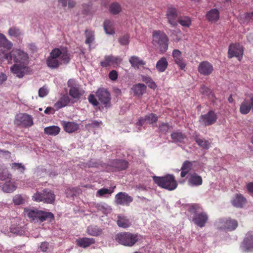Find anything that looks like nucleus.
Listing matches in <instances>:
<instances>
[{"label":"nucleus","mask_w":253,"mask_h":253,"mask_svg":"<svg viewBox=\"0 0 253 253\" xmlns=\"http://www.w3.org/2000/svg\"><path fill=\"white\" fill-rule=\"evenodd\" d=\"M29 57L28 54L19 49H13L10 52L0 49V61H8V63H12L13 60L14 63L28 64Z\"/></svg>","instance_id":"1"},{"label":"nucleus","mask_w":253,"mask_h":253,"mask_svg":"<svg viewBox=\"0 0 253 253\" xmlns=\"http://www.w3.org/2000/svg\"><path fill=\"white\" fill-rule=\"evenodd\" d=\"M169 39L167 34L161 30H154L152 33V43L162 53L166 52L169 47Z\"/></svg>","instance_id":"2"},{"label":"nucleus","mask_w":253,"mask_h":253,"mask_svg":"<svg viewBox=\"0 0 253 253\" xmlns=\"http://www.w3.org/2000/svg\"><path fill=\"white\" fill-rule=\"evenodd\" d=\"M189 211L193 213L192 221L195 224L200 227H203L207 222L209 217L207 213L203 211L202 208L199 205L194 204L191 205Z\"/></svg>","instance_id":"3"},{"label":"nucleus","mask_w":253,"mask_h":253,"mask_svg":"<svg viewBox=\"0 0 253 253\" xmlns=\"http://www.w3.org/2000/svg\"><path fill=\"white\" fill-rule=\"evenodd\" d=\"M24 213L31 220L37 222H42L48 220L51 222L54 219V215L50 212H46L37 209H25Z\"/></svg>","instance_id":"4"},{"label":"nucleus","mask_w":253,"mask_h":253,"mask_svg":"<svg viewBox=\"0 0 253 253\" xmlns=\"http://www.w3.org/2000/svg\"><path fill=\"white\" fill-rule=\"evenodd\" d=\"M153 179L158 186L169 191L174 190L177 186V183L173 175L167 174L162 177L154 176Z\"/></svg>","instance_id":"5"},{"label":"nucleus","mask_w":253,"mask_h":253,"mask_svg":"<svg viewBox=\"0 0 253 253\" xmlns=\"http://www.w3.org/2000/svg\"><path fill=\"white\" fill-rule=\"evenodd\" d=\"M115 240L122 245L132 247L138 241L139 238L137 234L125 232L117 234Z\"/></svg>","instance_id":"6"},{"label":"nucleus","mask_w":253,"mask_h":253,"mask_svg":"<svg viewBox=\"0 0 253 253\" xmlns=\"http://www.w3.org/2000/svg\"><path fill=\"white\" fill-rule=\"evenodd\" d=\"M32 200L37 202H42L46 204H53L55 200V195L49 189H44L42 192H37L32 196Z\"/></svg>","instance_id":"7"},{"label":"nucleus","mask_w":253,"mask_h":253,"mask_svg":"<svg viewBox=\"0 0 253 253\" xmlns=\"http://www.w3.org/2000/svg\"><path fill=\"white\" fill-rule=\"evenodd\" d=\"M215 226L217 229L232 231L238 227V221L230 217L218 219L215 222Z\"/></svg>","instance_id":"8"},{"label":"nucleus","mask_w":253,"mask_h":253,"mask_svg":"<svg viewBox=\"0 0 253 253\" xmlns=\"http://www.w3.org/2000/svg\"><path fill=\"white\" fill-rule=\"evenodd\" d=\"M14 122L17 126H22L24 127H29L33 125L32 116L26 113L17 114L15 117Z\"/></svg>","instance_id":"9"},{"label":"nucleus","mask_w":253,"mask_h":253,"mask_svg":"<svg viewBox=\"0 0 253 253\" xmlns=\"http://www.w3.org/2000/svg\"><path fill=\"white\" fill-rule=\"evenodd\" d=\"M99 101L106 108L111 106V95L107 89L104 88H99L96 92Z\"/></svg>","instance_id":"10"},{"label":"nucleus","mask_w":253,"mask_h":253,"mask_svg":"<svg viewBox=\"0 0 253 253\" xmlns=\"http://www.w3.org/2000/svg\"><path fill=\"white\" fill-rule=\"evenodd\" d=\"M244 50L242 45L239 43H231L228 51V56L229 58L236 57L241 60L243 54Z\"/></svg>","instance_id":"11"},{"label":"nucleus","mask_w":253,"mask_h":253,"mask_svg":"<svg viewBox=\"0 0 253 253\" xmlns=\"http://www.w3.org/2000/svg\"><path fill=\"white\" fill-rule=\"evenodd\" d=\"M217 119L216 114L212 110L209 111L207 114L201 115L200 123L205 126L214 124Z\"/></svg>","instance_id":"12"},{"label":"nucleus","mask_w":253,"mask_h":253,"mask_svg":"<svg viewBox=\"0 0 253 253\" xmlns=\"http://www.w3.org/2000/svg\"><path fill=\"white\" fill-rule=\"evenodd\" d=\"M59 53L58 48H55L52 50L50 56L46 60V64L48 67L51 69H56L59 67L60 65L58 59Z\"/></svg>","instance_id":"13"},{"label":"nucleus","mask_w":253,"mask_h":253,"mask_svg":"<svg viewBox=\"0 0 253 253\" xmlns=\"http://www.w3.org/2000/svg\"><path fill=\"white\" fill-rule=\"evenodd\" d=\"M27 65L28 64L14 63L11 67L10 71L19 78H22L29 70Z\"/></svg>","instance_id":"14"},{"label":"nucleus","mask_w":253,"mask_h":253,"mask_svg":"<svg viewBox=\"0 0 253 253\" xmlns=\"http://www.w3.org/2000/svg\"><path fill=\"white\" fill-rule=\"evenodd\" d=\"M133 201V198L125 192H119L115 196V203L117 205L129 206Z\"/></svg>","instance_id":"15"},{"label":"nucleus","mask_w":253,"mask_h":253,"mask_svg":"<svg viewBox=\"0 0 253 253\" xmlns=\"http://www.w3.org/2000/svg\"><path fill=\"white\" fill-rule=\"evenodd\" d=\"M122 59L119 56H114L112 55H106L104 59L100 62V65L102 67H107L113 66H118L122 62Z\"/></svg>","instance_id":"16"},{"label":"nucleus","mask_w":253,"mask_h":253,"mask_svg":"<svg viewBox=\"0 0 253 253\" xmlns=\"http://www.w3.org/2000/svg\"><path fill=\"white\" fill-rule=\"evenodd\" d=\"M213 67L211 63L208 61H202L198 65V71L199 73L203 76H209L213 71Z\"/></svg>","instance_id":"17"},{"label":"nucleus","mask_w":253,"mask_h":253,"mask_svg":"<svg viewBox=\"0 0 253 253\" xmlns=\"http://www.w3.org/2000/svg\"><path fill=\"white\" fill-rule=\"evenodd\" d=\"M177 9L172 6H168L166 11V17L169 23L172 27H174L177 25Z\"/></svg>","instance_id":"18"},{"label":"nucleus","mask_w":253,"mask_h":253,"mask_svg":"<svg viewBox=\"0 0 253 253\" xmlns=\"http://www.w3.org/2000/svg\"><path fill=\"white\" fill-rule=\"evenodd\" d=\"M241 248L245 252H252L253 250V235L250 233L246 234L241 245Z\"/></svg>","instance_id":"19"},{"label":"nucleus","mask_w":253,"mask_h":253,"mask_svg":"<svg viewBox=\"0 0 253 253\" xmlns=\"http://www.w3.org/2000/svg\"><path fill=\"white\" fill-rule=\"evenodd\" d=\"M61 125L65 131L72 133L79 129V125L74 122L62 121Z\"/></svg>","instance_id":"20"},{"label":"nucleus","mask_w":253,"mask_h":253,"mask_svg":"<svg viewBox=\"0 0 253 253\" xmlns=\"http://www.w3.org/2000/svg\"><path fill=\"white\" fill-rule=\"evenodd\" d=\"M172 57L175 63L181 70H183L186 67V63L181 56V52L178 49H174L172 51Z\"/></svg>","instance_id":"21"},{"label":"nucleus","mask_w":253,"mask_h":253,"mask_svg":"<svg viewBox=\"0 0 253 253\" xmlns=\"http://www.w3.org/2000/svg\"><path fill=\"white\" fill-rule=\"evenodd\" d=\"M95 243V239L93 238H79L76 240V245L81 248H86Z\"/></svg>","instance_id":"22"},{"label":"nucleus","mask_w":253,"mask_h":253,"mask_svg":"<svg viewBox=\"0 0 253 253\" xmlns=\"http://www.w3.org/2000/svg\"><path fill=\"white\" fill-rule=\"evenodd\" d=\"M68 86L70 87L69 95L73 98L79 99L83 93L79 86L76 84H72L70 80L68 82Z\"/></svg>","instance_id":"23"},{"label":"nucleus","mask_w":253,"mask_h":253,"mask_svg":"<svg viewBox=\"0 0 253 253\" xmlns=\"http://www.w3.org/2000/svg\"><path fill=\"white\" fill-rule=\"evenodd\" d=\"M158 118L156 114L151 113L146 115L144 118H140L137 123V125L142 126L145 124L146 122L151 124L156 123L158 121Z\"/></svg>","instance_id":"24"},{"label":"nucleus","mask_w":253,"mask_h":253,"mask_svg":"<svg viewBox=\"0 0 253 253\" xmlns=\"http://www.w3.org/2000/svg\"><path fill=\"white\" fill-rule=\"evenodd\" d=\"M246 202V199L242 194H236L231 200L232 205L239 208H242Z\"/></svg>","instance_id":"25"},{"label":"nucleus","mask_w":253,"mask_h":253,"mask_svg":"<svg viewBox=\"0 0 253 253\" xmlns=\"http://www.w3.org/2000/svg\"><path fill=\"white\" fill-rule=\"evenodd\" d=\"M206 17L209 22L215 23L219 18V11L216 8H213L207 12Z\"/></svg>","instance_id":"26"},{"label":"nucleus","mask_w":253,"mask_h":253,"mask_svg":"<svg viewBox=\"0 0 253 253\" xmlns=\"http://www.w3.org/2000/svg\"><path fill=\"white\" fill-rule=\"evenodd\" d=\"M71 101L70 97L67 94H63L55 103L54 107L58 110L66 106Z\"/></svg>","instance_id":"27"},{"label":"nucleus","mask_w":253,"mask_h":253,"mask_svg":"<svg viewBox=\"0 0 253 253\" xmlns=\"http://www.w3.org/2000/svg\"><path fill=\"white\" fill-rule=\"evenodd\" d=\"M129 62L131 67L135 69H138L140 66L146 64V62L137 56H132L129 59Z\"/></svg>","instance_id":"28"},{"label":"nucleus","mask_w":253,"mask_h":253,"mask_svg":"<svg viewBox=\"0 0 253 253\" xmlns=\"http://www.w3.org/2000/svg\"><path fill=\"white\" fill-rule=\"evenodd\" d=\"M59 57L61 61L64 64H67L70 61V55L67 48H58Z\"/></svg>","instance_id":"29"},{"label":"nucleus","mask_w":253,"mask_h":253,"mask_svg":"<svg viewBox=\"0 0 253 253\" xmlns=\"http://www.w3.org/2000/svg\"><path fill=\"white\" fill-rule=\"evenodd\" d=\"M188 183L192 186H200L203 183V179L201 176L194 173L190 175Z\"/></svg>","instance_id":"30"},{"label":"nucleus","mask_w":253,"mask_h":253,"mask_svg":"<svg viewBox=\"0 0 253 253\" xmlns=\"http://www.w3.org/2000/svg\"><path fill=\"white\" fill-rule=\"evenodd\" d=\"M192 167L193 164L191 162L189 161H184L181 168V172L180 173V176L182 178L185 177V176L192 169Z\"/></svg>","instance_id":"31"},{"label":"nucleus","mask_w":253,"mask_h":253,"mask_svg":"<svg viewBox=\"0 0 253 253\" xmlns=\"http://www.w3.org/2000/svg\"><path fill=\"white\" fill-rule=\"evenodd\" d=\"M194 140L197 144L204 149H209L211 147V143L207 140L201 138L198 135L193 136Z\"/></svg>","instance_id":"32"},{"label":"nucleus","mask_w":253,"mask_h":253,"mask_svg":"<svg viewBox=\"0 0 253 253\" xmlns=\"http://www.w3.org/2000/svg\"><path fill=\"white\" fill-rule=\"evenodd\" d=\"M117 225L122 228H126L131 225V222L127 217L124 215H118L117 221Z\"/></svg>","instance_id":"33"},{"label":"nucleus","mask_w":253,"mask_h":253,"mask_svg":"<svg viewBox=\"0 0 253 253\" xmlns=\"http://www.w3.org/2000/svg\"><path fill=\"white\" fill-rule=\"evenodd\" d=\"M168 65V62L166 58L163 57L157 61L156 68L159 72H164L167 68Z\"/></svg>","instance_id":"34"},{"label":"nucleus","mask_w":253,"mask_h":253,"mask_svg":"<svg viewBox=\"0 0 253 253\" xmlns=\"http://www.w3.org/2000/svg\"><path fill=\"white\" fill-rule=\"evenodd\" d=\"M131 89L135 95L139 96L145 93L146 86L143 84L139 83L133 85Z\"/></svg>","instance_id":"35"},{"label":"nucleus","mask_w":253,"mask_h":253,"mask_svg":"<svg viewBox=\"0 0 253 253\" xmlns=\"http://www.w3.org/2000/svg\"><path fill=\"white\" fill-rule=\"evenodd\" d=\"M86 233L90 236H98L102 234V230L97 226L90 225L86 229Z\"/></svg>","instance_id":"36"},{"label":"nucleus","mask_w":253,"mask_h":253,"mask_svg":"<svg viewBox=\"0 0 253 253\" xmlns=\"http://www.w3.org/2000/svg\"><path fill=\"white\" fill-rule=\"evenodd\" d=\"M12 43L8 41L3 34L0 33V47L10 50L12 48Z\"/></svg>","instance_id":"37"},{"label":"nucleus","mask_w":253,"mask_h":253,"mask_svg":"<svg viewBox=\"0 0 253 253\" xmlns=\"http://www.w3.org/2000/svg\"><path fill=\"white\" fill-rule=\"evenodd\" d=\"M252 108L251 102L244 100L240 105V112L242 114H247L250 112Z\"/></svg>","instance_id":"38"},{"label":"nucleus","mask_w":253,"mask_h":253,"mask_svg":"<svg viewBox=\"0 0 253 253\" xmlns=\"http://www.w3.org/2000/svg\"><path fill=\"white\" fill-rule=\"evenodd\" d=\"M60 131V127L56 126H52L48 127H46L44 129V133L53 136H55L59 134Z\"/></svg>","instance_id":"39"},{"label":"nucleus","mask_w":253,"mask_h":253,"mask_svg":"<svg viewBox=\"0 0 253 253\" xmlns=\"http://www.w3.org/2000/svg\"><path fill=\"white\" fill-rule=\"evenodd\" d=\"M113 166L119 170H124L128 167V162L126 160H115L113 162Z\"/></svg>","instance_id":"40"},{"label":"nucleus","mask_w":253,"mask_h":253,"mask_svg":"<svg viewBox=\"0 0 253 253\" xmlns=\"http://www.w3.org/2000/svg\"><path fill=\"white\" fill-rule=\"evenodd\" d=\"M103 28L107 34L113 35L115 34L114 24L109 20H105L103 23Z\"/></svg>","instance_id":"41"},{"label":"nucleus","mask_w":253,"mask_h":253,"mask_svg":"<svg viewBox=\"0 0 253 253\" xmlns=\"http://www.w3.org/2000/svg\"><path fill=\"white\" fill-rule=\"evenodd\" d=\"M177 22L183 27H189L191 24V19L187 16H179Z\"/></svg>","instance_id":"42"},{"label":"nucleus","mask_w":253,"mask_h":253,"mask_svg":"<svg viewBox=\"0 0 253 253\" xmlns=\"http://www.w3.org/2000/svg\"><path fill=\"white\" fill-rule=\"evenodd\" d=\"M171 137L174 142H182L186 136L180 131H176L171 134Z\"/></svg>","instance_id":"43"},{"label":"nucleus","mask_w":253,"mask_h":253,"mask_svg":"<svg viewBox=\"0 0 253 253\" xmlns=\"http://www.w3.org/2000/svg\"><path fill=\"white\" fill-rule=\"evenodd\" d=\"M85 36L86 38L85 43L90 44L95 39L94 32L90 30H86L85 31Z\"/></svg>","instance_id":"44"},{"label":"nucleus","mask_w":253,"mask_h":253,"mask_svg":"<svg viewBox=\"0 0 253 253\" xmlns=\"http://www.w3.org/2000/svg\"><path fill=\"white\" fill-rule=\"evenodd\" d=\"M240 21L241 23H247L253 21V11L247 12L240 17Z\"/></svg>","instance_id":"45"},{"label":"nucleus","mask_w":253,"mask_h":253,"mask_svg":"<svg viewBox=\"0 0 253 253\" xmlns=\"http://www.w3.org/2000/svg\"><path fill=\"white\" fill-rule=\"evenodd\" d=\"M122 10L120 4L116 2H113L109 6V11L114 15L119 13Z\"/></svg>","instance_id":"46"},{"label":"nucleus","mask_w":253,"mask_h":253,"mask_svg":"<svg viewBox=\"0 0 253 253\" xmlns=\"http://www.w3.org/2000/svg\"><path fill=\"white\" fill-rule=\"evenodd\" d=\"M11 178V174L9 173L7 169L0 168V179L3 180L7 179H10Z\"/></svg>","instance_id":"47"},{"label":"nucleus","mask_w":253,"mask_h":253,"mask_svg":"<svg viewBox=\"0 0 253 253\" xmlns=\"http://www.w3.org/2000/svg\"><path fill=\"white\" fill-rule=\"evenodd\" d=\"M113 192V190H110L107 188H101L98 190L96 192L97 197H102L105 195L111 194Z\"/></svg>","instance_id":"48"},{"label":"nucleus","mask_w":253,"mask_h":253,"mask_svg":"<svg viewBox=\"0 0 253 253\" xmlns=\"http://www.w3.org/2000/svg\"><path fill=\"white\" fill-rule=\"evenodd\" d=\"M78 189L77 188H69L66 190V194L67 197H74L76 195Z\"/></svg>","instance_id":"49"},{"label":"nucleus","mask_w":253,"mask_h":253,"mask_svg":"<svg viewBox=\"0 0 253 253\" xmlns=\"http://www.w3.org/2000/svg\"><path fill=\"white\" fill-rule=\"evenodd\" d=\"M15 189V187L10 183L7 182L3 184L2 190L4 192L10 193Z\"/></svg>","instance_id":"50"},{"label":"nucleus","mask_w":253,"mask_h":253,"mask_svg":"<svg viewBox=\"0 0 253 253\" xmlns=\"http://www.w3.org/2000/svg\"><path fill=\"white\" fill-rule=\"evenodd\" d=\"M9 35L14 37H18L21 35V32L19 29L12 27L8 30Z\"/></svg>","instance_id":"51"},{"label":"nucleus","mask_w":253,"mask_h":253,"mask_svg":"<svg viewBox=\"0 0 253 253\" xmlns=\"http://www.w3.org/2000/svg\"><path fill=\"white\" fill-rule=\"evenodd\" d=\"M13 201L15 205H19L24 203L25 199L20 195H16L13 198Z\"/></svg>","instance_id":"52"},{"label":"nucleus","mask_w":253,"mask_h":253,"mask_svg":"<svg viewBox=\"0 0 253 253\" xmlns=\"http://www.w3.org/2000/svg\"><path fill=\"white\" fill-rule=\"evenodd\" d=\"M11 168L14 170L18 169L21 172L23 173L25 167L21 163H13L11 165Z\"/></svg>","instance_id":"53"},{"label":"nucleus","mask_w":253,"mask_h":253,"mask_svg":"<svg viewBox=\"0 0 253 253\" xmlns=\"http://www.w3.org/2000/svg\"><path fill=\"white\" fill-rule=\"evenodd\" d=\"M129 36L128 35H125L119 38V42L122 45H127L129 43Z\"/></svg>","instance_id":"54"},{"label":"nucleus","mask_w":253,"mask_h":253,"mask_svg":"<svg viewBox=\"0 0 253 253\" xmlns=\"http://www.w3.org/2000/svg\"><path fill=\"white\" fill-rule=\"evenodd\" d=\"M159 128L161 132L166 133L169 128V126L168 123H162L159 125Z\"/></svg>","instance_id":"55"},{"label":"nucleus","mask_w":253,"mask_h":253,"mask_svg":"<svg viewBox=\"0 0 253 253\" xmlns=\"http://www.w3.org/2000/svg\"><path fill=\"white\" fill-rule=\"evenodd\" d=\"M200 91L203 94L209 96L211 93V89L205 86L204 84L201 85Z\"/></svg>","instance_id":"56"},{"label":"nucleus","mask_w":253,"mask_h":253,"mask_svg":"<svg viewBox=\"0 0 253 253\" xmlns=\"http://www.w3.org/2000/svg\"><path fill=\"white\" fill-rule=\"evenodd\" d=\"M38 93L40 97H44L48 93V90L45 86H43L39 89Z\"/></svg>","instance_id":"57"},{"label":"nucleus","mask_w":253,"mask_h":253,"mask_svg":"<svg viewBox=\"0 0 253 253\" xmlns=\"http://www.w3.org/2000/svg\"><path fill=\"white\" fill-rule=\"evenodd\" d=\"M88 101L94 106H97L98 105L99 103L95 98L94 95L90 94L88 97Z\"/></svg>","instance_id":"58"},{"label":"nucleus","mask_w":253,"mask_h":253,"mask_svg":"<svg viewBox=\"0 0 253 253\" xmlns=\"http://www.w3.org/2000/svg\"><path fill=\"white\" fill-rule=\"evenodd\" d=\"M49 243L47 242H43L41 243L40 246V250L42 252H45L48 249Z\"/></svg>","instance_id":"59"},{"label":"nucleus","mask_w":253,"mask_h":253,"mask_svg":"<svg viewBox=\"0 0 253 253\" xmlns=\"http://www.w3.org/2000/svg\"><path fill=\"white\" fill-rule=\"evenodd\" d=\"M118 73L115 70L111 71L109 74V78L112 81H115L118 78Z\"/></svg>","instance_id":"60"},{"label":"nucleus","mask_w":253,"mask_h":253,"mask_svg":"<svg viewBox=\"0 0 253 253\" xmlns=\"http://www.w3.org/2000/svg\"><path fill=\"white\" fill-rule=\"evenodd\" d=\"M7 79V76L4 73L0 74V84H2L3 82L6 81Z\"/></svg>","instance_id":"61"},{"label":"nucleus","mask_w":253,"mask_h":253,"mask_svg":"<svg viewBox=\"0 0 253 253\" xmlns=\"http://www.w3.org/2000/svg\"><path fill=\"white\" fill-rule=\"evenodd\" d=\"M247 188L250 193L253 194V182H249L248 183Z\"/></svg>","instance_id":"62"},{"label":"nucleus","mask_w":253,"mask_h":253,"mask_svg":"<svg viewBox=\"0 0 253 253\" xmlns=\"http://www.w3.org/2000/svg\"><path fill=\"white\" fill-rule=\"evenodd\" d=\"M148 86L153 89H155L157 87L156 84L153 81V80H151L150 83L148 84Z\"/></svg>","instance_id":"63"},{"label":"nucleus","mask_w":253,"mask_h":253,"mask_svg":"<svg viewBox=\"0 0 253 253\" xmlns=\"http://www.w3.org/2000/svg\"><path fill=\"white\" fill-rule=\"evenodd\" d=\"M151 80H152V79L149 77L143 76L142 77V81L147 84L150 83Z\"/></svg>","instance_id":"64"}]
</instances>
